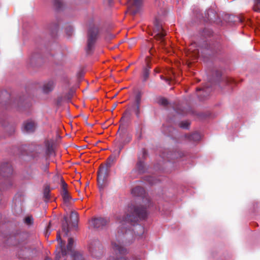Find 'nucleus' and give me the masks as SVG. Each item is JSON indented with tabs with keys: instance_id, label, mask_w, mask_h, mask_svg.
I'll return each mask as SVG.
<instances>
[{
	"instance_id": "nucleus-48",
	"label": "nucleus",
	"mask_w": 260,
	"mask_h": 260,
	"mask_svg": "<svg viewBox=\"0 0 260 260\" xmlns=\"http://www.w3.org/2000/svg\"><path fill=\"white\" fill-rule=\"evenodd\" d=\"M50 225H51V223L49 222V224H48V225L47 226V229H49L50 228Z\"/></svg>"
},
{
	"instance_id": "nucleus-57",
	"label": "nucleus",
	"mask_w": 260,
	"mask_h": 260,
	"mask_svg": "<svg viewBox=\"0 0 260 260\" xmlns=\"http://www.w3.org/2000/svg\"><path fill=\"white\" fill-rule=\"evenodd\" d=\"M151 49L149 50V52H150V53H151Z\"/></svg>"
},
{
	"instance_id": "nucleus-40",
	"label": "nucleus",
	"mask_w": 260,
	"mask_h": 260,
	"mask_svg": "<svg viewBox=\"0 0 260 260\" xmlns=\"http://www.w3.org/2000/svg\"><path fill=\"white\" fill-rule=\"evenodd\" d=\"M59 253H60V251L57 254H56L55 260H58V259ZM45 260H52V259L48 257H46L45 258Z\"/></svg>"
},
{
	"instance_id": "nucleus-21",
	"label": "nucleus",
	"mask_w": 260,
	"mask_h": 260,
	"mask_svg": "<svg viewBox=\"0 0 260 260\" xmlns=\"http://www.w3.org/2000/svg\"><path fill=\"white\" fill-rule=\"evenodd\" d=\"M136 169L139 173H143L145 171V166L144 162L139 160L136 164Z\"/></svg>"
},
{
	"instance_id": "nucleus-16",
	"label": "nucleus",
	"mask_w": 260,
	"mask_h": 260,
	"mask_svg": "<svg viewBox=\"0 0 260 260\" xmlns=\"http://www.w3.org/2000/svg\"><path fill=\"white\" fill-rule=\"evenodd\" d=\"M55 83L53 81H49L44 83L43 87V92L48 93L53 90Z\"/></svg>"
},
{
	"instance_id": "nucleus-13",
	"label": "nucleus",
	"mask_w": 260,
	"mask_h": 260,
	"mask_svg": "<svg viewBox=\"0 0 260 260\" xmlns=\"http://www.w3.org/2000/svg\"><path fill=\"white\" fill-rule=\"evenodd\" d=\"M57 240L59 242V244L58 245L57 248L59 249V251L62 252V254H66L67 251L64 247L65 245V241H62L61 239V236L60 232H58L56 236Z\"/></svg>"
},
{
	"instance_id": "nucleus-15",
	"label": "nucleus",
	"mask_w": 260,
	"mask_h": 260,
	"mask_svg": "<svg viewBox=\"0 0 260 260\" xmlns=\"http://www.w3.org/2000/svg\"><path fill=\"white\" fill-rule=\"evenodd\" d=\"M61 232L64 233V236H68L69 232L68 218L64 216L62 221Z\"/></svg>"
},
{
	"instance_id": "nucleus-50",
	"label": "nucleus",
	"mask_w": 260,
	"mask_h": 260,
	"mask_svg": "<svg viewBox=\"0 0 260 260\" xmlns=\"http://www.w3.org/2000/svg\"><path fill=\"white\" fill-rule=\"evenodd\" d=\"M58 26V24H55V29L57 28Z\"/></svg>"
},
{
	"instance_id": "nucleus-54",
	"label": "nucleus",
	"mask_w": 260,
	"mask_h": 260,
	"mask_svg": "<svg viewBox=\"0 0 260 260\" xmlns=\"http://www.w3.org/2000/svg\"><path fill=\"white\" fill-rule=\"evenodd\" d=\"M202 89L201 88H197V90H201Z\"/></svg>"
},
{
	"instance_id": "nucleus-33",
	"label": "nucleus",
	"mask_w": 260,
	"mask_h": 260,
	"mask_svg": "<svg viewBox=\"0 0 260 260\" xmlns=\"http://www.w3.org/2000/svg\"><path fill=\"white\" fill-rule=\"evenodd\" d=\"M189 125V123L188 121H182L179 123V126L185 129H187L188 128Z\"/></svg>"
},
{
	"instance_id": "nucleus-9",
	"label": "nucleus",
	"mask_w": 260,
	"mask_h": 260,
	"mask_svg": "<svg viewBox=\"0 0 260 260\" xmlns=\"http://www.w3.org/2000/svg\"><path fill=\"white\" fill-rule=\"evenodd\" d=\"M109 222V218L98 217L92 219L90 221V224L94 228L100 229L106 226Z\"/></svg>"
},
{
	"instance_id": "nucleus-11",
	"label": "nucleus",
	"mask_w": 260,
	"mask_h": 260,
	"mask_svg": "<svg viewBox=\"0 0 260 260\" xmlns=\"http://www.w3.org/2000/svg\"><path fill=\"white\" fill-rule=\"evenodd\" d=\"M197 45L196 43H192L188 49V52L187 53V56L188 57L194 59L197 58L200 54L199 49L196 48Z\"/></svg>"
},
{
	"instance_id": "nucleus-29",
	"label": "nucleus",
	"mask_w": 260,
	"mask_h": 260,
	"mask_svg": "<svg viewBox=\"0 0 260 260\" xmlns=\"http://www.w3.org/2000/svg\"><path fill=\"white\" fill-rule=\"evenodd\" d=\"M255 5L253 9L255 11L260 12V0H254Z\"/></svg>"
},
{
	"instance_id": "nucleus-37",
	"label": "nucleus",
	"mask_w": 260,
	"mask_h": 260,
	"mask_svg": "<svg viewBox=\"0 0 260 260\" xmlns=\"http://www.w3.org/2000/svg\"><path fill=\"white\" fill-rule=\"evenodd\" d=\"M53 152V149L51 146L48 145L46 150V153L47 155H51Z\"/></svg>"
},
{
	"instance_id": "nucleus-5",
	"label": "nucleus",
	"mask_w": 260,
	"mask_h": 260,
	"mask_svg": "<svg viewBox=\"0 0 260 260\" xmlns=\"http://www.w3.org/2000/svg\"><path fill=\"white\" fill-rule=\"evenodd\" d=\"M109 170L108 168H106L102 165L100 166L99 170L98 171L97 181L100 191L103 190L106 186V181L109 176Z\"/></svg>"
},
{
	"instance_id": "nucleus-24",
	"label": "nucleus",
	"mask_w": 260,
	"mask_h": 260,
	"mask_svg": "<svg viewBox=\"0 0 260 260\" xmlns=\"http://www.w3.org/2000/svg\"><path fill=\"white\" fill-rule=\"evenodd\" d=\"M71 260H84L82 255L78 252H75L71 256Z\"/></svg>"
},
{
	"instance_id": "nucleus-58",
	"label": "nucleus",
	"mask_w": 260,
	"mask_h": 260,
	"mask_svg": "<svg viewBox=\"0 0 260 260\" xmlns=\"http://www.w3.org/2000/svg\"><path fill=\"white\" fill-rule=\"evenodd\" d=\"M4 93L7 94V92H5Z\"/></svg>"
},
{
	"instance_id": "nucleus-45",
	"label": "nucleus",
	"mask_w": 260,
	"mask_h": 260,
	"mask_svg": "<svg viewBox=\"0 0 260 260\" xmlns=\"http://www.w3.org/2000/svg\"><path fill=\"white\" fill-rule=\"evenodd\" d=\"M237 19L238 20V21L240 22H242V19L241 18H240L239 17H237Z\"/></svg>"
},
{
	"instance_id": "nucleus-4",
	"label": "nucleus",
	"mask_w": 260,
	"mask_h": 260,
	"mask_svg": "<svg viewBox=\"0 0 260 260\" xmlns=\"http://www.w3.org/2000/svg\"><path fill=\"white\" fill-rule=\"evenodd\" d=\"M117 138L120 143L119 153L122 148V145L131 142L132 139V135L127 132L126 129L123 125H120L117 134Z\"/></svg>"
},
{
	"instance_id": "nucleus-2",
	"label": "nucleus",
	"mask_w": 260,
	"mask_h": 260,
	"mask_svg": "<svg viewBox=\"0 0 260 260\" xmlns=\"http://www.w3.org/2000/svg\"><path fill=\"white\" fill-rule=\"evenodd\" d=\"M99 29L94 25L90 26L88 33L85 51L87 54H91L94 49L96 41L98 39Z\"/></svg>"
},
{
	"instance_id": "nucleus-49",
	"label": "nucleus",
	"mask_w": 260,
	"mask_h": 260,
	"mask_svg": "<svg viewBox=\"0 0 260 260\" xmlns=\"http://www.w3.org/2000/svg\"><path fill=\"white\" fill-rule=\"evenodd\" d=\"M127 237V234L125 233V234L124 235V238H125Z\"/></svg>"
},
{
	"instance_id": "nucleus-34",
	"label": "nucleus",
	"mask_w": 260,
	"mask_h": 260,
	"mask_svg": "<svg viewBox=\"0 0 260 260\" xmlns=\"http://www.w3.org/2000/svg\"><path fill=\"white\" fill-rule=\"evenodd\" d=\"M158 103L159 104L163 105V106H166L168 104V100L165 98H161L159 100Z\"/></svg>"
},
{
	"instance_id": "nucleus-31",
	"label": "nucleus",
	"mask_w": 260,
	"mask_h": 260,
	"mask_svg": "<svg viewBox=\"0 0 260 260\" xmlns=\"http://www.w3.org/2000/svg\"><path fill=\"white\" fill-rule=\"evenodd\" d=\"M113 161V157L111 156H110L107 160V161L106 164V167H105L106 168H108V169L110 170V168L111 167Z\"/></svg>"
},
{
	"instance_id": "nucleus-26",
	"label": "nucleus",
	"mask_w": 260,
	"mask_h": 260,
	"mask_svg": "<svg viewBox=\"0 0 260 260\" xmlns=\"http://www.w3.org/2000/svg\"><path fill=\"white\" fill-rule=\"evenodd\" d=\"M50 188L49 186H46L44 189V197L45 199V201H47L50 199Z\"/></svg>"
},
{
	"instance_id": "nucleus-51",
	"label": "nucleus",
	"mask_w": 260,
	"mask_h": 260,
	"mask_svg": "<svg viewBox=\"0 0 260 260\" xmlns=\"http://www.w3.org/2000/svg\"><path fill=\"white\" fill-rule=\"evenodd\" d=\"M161 79H165V78H164L162 76H160Z\"/></svg>"
},
{
	"instance_id": "nucleus-43",
	"label": "nucleus",
	"mask_w": 260,
	"mask_h": 260,
	"mask_svg": "<svg viewBox=\"0 0 260 260\" xmlns=\"http://www.w3.org/2000/svg\"><path fill=\"white\" fill-rule=\"evenodd\" d=\"M34 175H37L39 174V171L38 170H35L33 171Z\"/></svg>"
},
{
	"instance_id": "nucleus-6",
	"label": "nucleus",
	"mask_w": 260,
	"mask_h": 260,
	"mask_svg": "<svg viewBox=\"0 0 260 260\" xmlns=\"http://www.w3.org/2000/svg\"><path fill=\"white\" fill-rule=\"evenodd\" d=\"M89 251L91 255L95 258H99L104 253L103 248L99 241H95L89 246Z\"/></svg>"
},
{
	"instance_id": "nucleus-56",
	"label": "nucleus",
	"mask_w": 260,
	"mask_h": 260,
	"mask_svg": "<svg viewBox=\"0 0 260 260\" xmlns=\"http://www.w3.org/2000/svg\"><path fill=\"white\" fill-rule=\"evenodd\" d=\"M11 185H12V184H11V183H10V184H9V186H11Z\"/></svg>"
},
{
	"instance_id": "nucleus-19",
	"label": "nucleus",
	"mask_w": 260,
	"mask_h": 260,
	"mask_svg": "<svg viewBox=\"0 0 260 260\" xmlns=\"http://www.w3.org/2000/svg\"><path fill=\"white\" fill-rule=\"evenodd\" d=\"M150 69L151 67L148 63H147V67L143 69L142 73V80L143 82H146L148 80L149 77Z\"/></svg>"
},
{
	"instance_id": "nucleus-1",
	"label": "nucleus",
	"mask_w": 260,
	"mask_h": 260,
	"mask_svg": "<svg viewBox=\"0 0 260 260\" xmlns=\"http://www.w3.org/2000/svg\"><path fill=\"white\" fill-rule=\"evenodd\" d=\"M128 212V213L123 218L122 220L120 221L122 225H124L126 222L134 225L139 220L144 219L147 216L146 208L142 206H129Z\"/></svg>"
},
{
	"instance_id": "nucleus-25",
	"label": "nucleus",
	"mask_w": 260,
	"mask_h": 260,
	"mask_svg": "<svg viewBox=\"0 0 260 260\" xmlns=\"http://www.w3.org/2000/svg\"><path fill=\"white\" fill-rule=\"evenodd\" d=\"M61 195L64 202H69L71 199V196L69 194L68 191L64 190V191L61 192Z\"/></svg>"
},
{
	"instance_id": "nucleus-35",
	"label": "nucleus",
	"mask_w": 260,
	"mask_h": 260,
	"mask_svg": "<svg viewBox=\"0 0 260 260\" xmlns=\"http://www.w3.org/2000/svg\"><path fill=\"white\" fill-rule=\"evenodd\" d=\"M135 113L136 116L139 118L140 114V105H135Z\"/></svg>"
},
{
	"instance_id": "nucleus-47",
	"label": "nucleus",
	"mask_w": 260,
	"mask_h": 260,
	"mask_svg": "<svg viewBox=\"0 0 260 260\" xmlns=\"http://www.w3.org/2000/svg\"><path fill=\"white\" fill-rule=\"evenodd\" d=\"M138 228H140L142 230V231L143 232V228L142 226H141L140 225H138Z\"/></svg>"
},
{
	"instance_id": "nucleus-41",
	"label": "nucleus",
	"mask_w": 260,
	"mask_h": 260,
	"mask_svg": "<svg viewBox=\"0 0 260 260\" xmlns=\"http://www.w3.org/2000/svg\"><path fill=\"white\" fill-rule=\"evenodd\" d=\"M127 115H128V111L125 112V113L123 114V116L122 117V118L120 119V121H124V117L126 116H127Z\"/></svg>"
},
{
	"instance_id": "nucleus-39",
	"label": "nucleus",
	"mask_w": 260,
	"mask_h": 260,
	"mask_svg": "<svg viewBox=\"0 0 260 260\" xmlns=\"http://www.w3.org/2000/svg\"><path fill=\"white\" fill-rule=\"evenodd\" d=\"M115 37V36L114 35L108 34H107V36L106 37V39L107 40H111L112 39Z\"/></svg>"
},
{
	"instance_id": "nucleus-23",
	"label": "nucleus",
	"mask_w": 260,
	"mask_h": 260,
	"mask_svg": "<svg viewBox=\"0 0 260 260\" xmlns=\"http://www.w3.org/2000/svg\"><path fill=\"white\" fill-rule=\"evenodd\" d=\"M53 4L57 10H60L63 8V4L61 0H53Z\"/></svg>"
},
{
	"instance_id": "nucleus-12",
	"label": "nucleus",
	"mask_w": 260,
	"mask_h": 260,
	"mask_svg": "<svg viewBox=\"0 0 260 260\" xmlns=\"http://www.w3.org/2000/svg\"><path fill=\"white\" fill-rule=\"evenodd\" d=\"M129 3L132 5L129 8V11L133 15H135L138 11V8L141 4V0H129Z\"/></svg>"
},
{
	"instance_id": "nucleus-44",
	"label": "nucleus",
	"mask_w": 260,
	"mask_h": 260,
	"mask_svg": "<svg viewBox=\"0 0 260 260\" xmlns=\"http://www.w3.org/2000/svg\"><path fill=\"white\" fill-rule=\"evenodd\" d=\"M47 170H48V167H47V166H46L44 168V172H47Z\"/></svg>"
},
{
	"instance_id": "nucleus-46",
	"label": "nucleus",
	"mask_w": 260,
	"mask_h": 260,
	"mask_svg": "<svg viewBox=\"0 0 260 260\" xmlns=\"http://www.w3.org/2000/svg\"><path fill=\"white\" fill-rule=\"evenodd\" d=\"M116 106H117V104H115L113 105V108H112V109H113V110L115 109V108L116 107Z\"/></svg>"
},
{
	"instance_id": "nucleus-30",
	"label": "nucleus",
	"mask_w": 260,
	"mask_h": 260,
	"mask_svg": "<svg viewBox=\"0 0 260 260\" xmlns=\"http://www.w3.org/2000/svg\"><path fill=\"white\" fill-rule=\"evenodd\" d=\"M61 189L62 191L61 192L66 191H68L67 187H68V184L65 182L63 178L61 179Z\"/></svg>"
},
{
	"instance_id": "nucleus-55",
	"label": "nucleus",
	"mask_w": 260,
	"mask_h": 260,
	"mask_svg": "<svg viewBox=\"0 0 260 260\" xmlns=\"http://www.w3.org/2000/svg\"><path fill=\"white\" fill-rule=\"evenodd\" d=\"M8 188V187H6V188H3V190H5V189H7Z\"/></svg>"
},
{
	"instance_id": "nucleus-10",
	"label": "nucleus",
	"mask_w": 260,
	"mask_h": 260,
	"mask_svg": "<svg viewBox=\"0 0 260 260\" xmlns=\"http://www.w3.org/2000/svg\"><path fill=\"white\" fill-rule=\"evenodd\" d=\"M36 128V123L31 120L24 122L22 126V131L27 133H31L35 131Z\"/></svg>"
},
{
	"instance_id": "nucleus-52",
	"label": "nucleus",
	"mask_w": 260,
	"mask_h": 260,
	"mask_svg": "<svg viewBox=\"0 0 260 260\" xmlns=\"http://www.w3.org/2000/svg\"><path fill=\"white\" fill-rule=\"evenodd\" d=\"M220 75H220V73L219 72V73H218V76H220Z\"/></svg>"
},
{
	"instance_id": "nucleus-20",
	"label": "nucleus",
	"mask_w": 260,
	"mask_h": 260,
	"mask_svg": "<svg viewBox=\"0 0 260 260\" xmlns=\"http://www.w3.org/2000/svg\"><path fill=\"white\" fill-rule=\"evenodd\" d=\"M70 218L72 220V225L73 226H76L78 222V214L76 212L72 211L70 215Z\"/></svg>"
},
{
	"instance_id": "nucleus-14",
	"label": "nucleus",
	"mask_w": 260,
	"mask_h": 260,
	"mask_svg": "<svg viewBox=\"0 0 260 260\" xmlns=\"http://www.w3.org/2000/svg\"><path fill=\"white\" fill-rule=\"evenodd\" d=\"M132 193L134 196L143 197L145 194L144 188L141 186H136L132 190Z\"/></svg>"
},
{
	"instance_id": "nucleus-27",
	"label": "nucleus",
	"mask_w": 260,
	"mask_h": 260,
	"mask_svg": "<svg viewBox=\"0 0 260 260\" xmlns=\"http://www.w3.org/2000/svg\"><path fill=\"white\" fill-rule=\"evenodd\" d=\"M74 241L72 238H69L68 239V243L67 246V250L69 251H72Z\"/></svg>"
},
{
	"instance_id": "nucleus-53",
	"label": "nucleus",
	"mask_w": 260,
	"mask_h": 260,
	"mask_svg": "<svg viewBox=\"0 0 260 260\" xmlns=\"http://www.w3.org/2000/svg\"><path fill=\"white\" fill-rule=\"evenodd\" d=\"M154 71L156 72V73H158V71H157L156 69L154 70Z\"/></svg>"
},
{
	"instance_id": "nucleus-38",
	"label": "nucleus",
	"mask_w": 260,
	"mask_h": 260,
	"mask_svg": "<svg viewBox=\"0 0 260 260\" xmlns=\"http://www.w3.org/2000/svg\"><path fill=\"white\" fill-rule=\"evenodd\" d=\"M108 260H128L127 258L124 257V256H121L119 257L116 259H115L113 256H110Z\"/></svg>"
},
{
	"instance_id": "nucleus-3",
	"label": "nucleus",
	"mask_w": 260,
	"mask_h": 260,
	"mask_svg": "<svg viewBox=\"0 0 260 260\" xmlns=\"http://www.w3.org/2000/svg\"><path fill=\"white\" fill-rule=\"evenodd\" d=\"M152 35L154 36L157 41L159 42L160 46L164 47L166 45L165 38L166 33L162 28V25L157 20L154 22L153 32Z\"/></svg>"
},
{
	"instance_id": "nucleus-36",
	"label": "nucleus",
	"mask_w": 260,
	"mask_h": 260,
	"mask_svg": "<svg viewBox=\"0 0 260 260\" xmlns=\"http://www.w3.org/2000/svg\"><path fill=\"white\" fill-rule=\"evenodd\" d=\"M58 260H70V259L68 258V257L67 255V254H62V252H61L59 253Z\"/></svg>"
},
{
	"instance_id": "nucleus-42",
	"label": "nucleus",
	"mask_w": 260,
	"mask_h": 260,
	"mask_svg": "<svg viewBox=\"0 0 260 260\" xmlns=\"http://www.w3.org/2000/svg\"><path fill=\"white\" fill-rule=\"evenodd\" d=\"M209 13H213V11L212 10H208L207 11V14H208V18L209 19H212V18L209 15Z\"/></svg>"
},
{
	"instance_id": "nucleus-32",
	"label": "nucleus",
	"mask_w": 260,
	"mask_h": 260,
	"mask_svg": "<svg viewBox=\"0 0 260 260\" xmlns=\"http://www.w3.org/2000/svg\"><path fill=\"white\" fill-rule=\"evenodd\" d=\"M141 102V95L140 93H138L135 97V105H140Z\"/></svg>"
},
{
	"instance_id": "nucleus-18",
	"label": "nucleus",
	"mask_w": 260,
	"mask_h": 260,
	"mask_svg": "<svg viewBox=\"0 0 260 260\" xmlns=\"http://www.w3.org/2000/svg\"><path fill=\"white\" fill-rule=\"evenodd\" d=\"M20 239V236L19 235H16V236H11L8 238V242L10 244L13 245V246H18L19 244H20V242L19 241Z\"/></svg>"
},
{
	"instance_id": "nucleus-28",
	"label": "nucleus",
	"mask_w": 260,
	"mask_h": 260,
	"mask_svg": "<svg viewBox=\"0 0 260 260\" xmlns=\"http://www.w3.org/2000/svg\"><path fill=\"white\" fill-rule=\"evenodd\" d=\"M34 219L31 216H28L24 219V222L27 225H30L33 224Z\"/></svg>"
},
{
	"instance_id": "nucleus-7",
	"label": "nucleus",
	"mask_w": 260,
	"mask_h": 260,
	"mask_svg": "<svg viewBox=\"0 0 260 260\" xmlns=\"http://www.w3.org/2000/svg\"><path fill=\"white\" fill-rule=\"evenodd\" d=\"M124 244L126 245V243L124 242L123 240L121 241L120 238L118 236L115 241L112 242V248L116 252H118L120 254H126L128 253V250L123 246Z\"/></svg>"
},
{
	"instance_id": "nucleus-22",
	"label": "nucleus",
	"mask_w": 260,
	"mask_h": 260,
	"mask_svg": "<svg viewBox=\"0 0 260 260\" xmlns=\"http://www.w3.org/2000/svg\"><path fill=\"white\" fill-rule=\"evenodd\" d=\"M188 138L190 140L196 142L201 139V136L199 133L195 132L189 135Z\"/></svg>"
},
{
	"instance_id": "nucleus-17",
	"label": "nucleus",
	"mask_w": 260,
	"mask_h": 260,
	"mask_svg": "<svg viewBox=\"0 0 260 260\" xmlns=\"http://www.w3.org/2000/svg\"><path fill=\"white\" fill-rule=\"evenodd\" d=\"M184 156V153L181 151H176L168 154L167 157L172 160L177 159Z\"/></svg>"
},
{
	"instance_id": "nucleus-8",
	"label": "nucleus",
	"mask_w": 260,
	"mask_h": 260,
	"mask_svg": "<svg viewBox=\"0 0 260 260\" xmlns=\"http://www.w3.org/2000/svg\"><path fill=\"white\" fill-rule=\"evenodd\" d=\"M13 168L9 162H3L0 166V176L2 178H8L13 173Z\"/></svg>"
}]
</instances>
